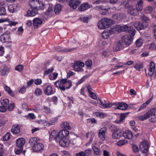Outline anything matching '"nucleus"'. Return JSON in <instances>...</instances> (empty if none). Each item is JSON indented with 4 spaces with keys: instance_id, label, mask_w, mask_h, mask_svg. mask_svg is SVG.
<instances>
[{
    "instance_id": "nucleus-32",
    "label": "nucleus",
    "mask_w": 156,
    "mask_h": 156,
    "mask_svg": "<svg viewBox=\"0 0 156 156\" xmlns=\"http://www.w3.org/2000/svg\"><path fill=\"white\" fill-rule=\"evenodd\" d=\"M143 1L142 0H139L136 5V9L139 11H141L143 9Z\"/></svg>"
},
{
    "instance_id": "nucleus-52",
    "label": "nucleus",
    "mask_w": 156,
    "mask_h": 156,
    "mask_svg": "<svg viewBox=\"0 0 156 156\" xmlns=\"http://www.w3.org/2000/svg\"><path fill=\"white\" fill-rule=\"evenodd\" d=\"M57 97L56 96H54L51 98H48L47 100L50 102L53 101L55 103L57 102Z\"/></svg>"
},
{
    "instance_id": "nucleus-15",
    "label": "nucleus",
    "mask_w": 156,
    "mask_h": 156,
    "mask_svg": "<svg viewBox=\"0 0 156 156\" xmlns=\"http://www.w3.org/2000/svg\"><path fill=\"white\" fill-rule=\"evenodd\" d=\"M56 142H58L60 145L63 147H66L68 146L70 143V140L69 138L59 139Z\"/></svg>"
},
{
    "instance_id": "nucleus-28",
    "label": "nucleus",
    "mask_w": 156,
    "mask_h": 156,
    "mask_svg": "<svg viewBox=\"0 0 156 156\" xmlns=\"http://www.w3.org/2000/svg\"><path fill=\"white\" fill-rule=\"evenodd\" d=\"M135 62L136 64L134 65V67L138 71L141 70L143 68V63L138 61H135Z\"/></svg>"
},
{
    "instance_id": "nucleus-43",
    "label": "nucleus",
    "mask_w": 156,
    "mask_h": 156,
    "mask_svg": "<svg viewBox=\"0 0 156 156\" xmlns=\"http://www.w3.org/2000/svg\"><path fill=\"white\" fill-rule=\"evenodd\" d=\"M128 143V141L125 140H119L117 143V144L119 146H123Z\"/></svg>"
},
{
    "instance_id": "nucleus-24",
    "label": "nucleus",
    "mask_w": 156,
    "mask_h": 156,
    "mask_svg": "<svg viewBox=\"0 0 156 156\" xmlns=\"http://www.w3.org/2000/svg\"><path fill=\"white\" fill-rule=\"evenodd\" d=\"M122 135L125 138L128 139H132L133 136V133L129 130H126L122 133Z\"/></svg>"
},
{
    "instance_id": "nucleus-36",
    "label": "nucleus",
    "mask_w": 156,
    "mask_h": 156,
    "mask_svg": "<svg viewBox=\"0 0 156 156\" xmlns=\"http://www.w3.org/2000/svg\"><path fill=\"white\" fill-rule=\"evenodd\" d=\"M62 127L64 129L63 130L70 129L71 126L69 125V123L66 122H63L61 124Z\"/></svg>"
},
{
    "instance_id": "nucleus-55",
    "label": "nucleus",
    "mask_w": 156,
    "mask_h": 156,
    "mask_svg": "<svg viewBox=\"0 0 156 156\" xmlns=\"http://www.w3.org/2000/svg\"><path fill=\"white\" fill-rule=\"evenodd\" d=\"M57 119L56 118H52L49 122H48V125L51 126L55 124V123L57 121Z\"/></svg>"
},
{
    "instance_id": "nucleus-49",
    "label": "nucleus",
    "mask_w": 156,
    "mask_h": 156,
    "mask_svg": "<svg viewBox=\"0 0 156 156\" xmlns=\"http://www.w3.org/2000/svg\"><path fill=\"white\" fill-rule=\"evenodd\" d=\"M43 92L40 88H37L34 91V94L37 96H39L42 95Z\"/></svg>"
},
{
    "instance_id": "nucleus-44",
    "label": "nucleus",
    "mask_w": 156,
    "mask_h": 156,
    "mask_svg": "<svg viewBox=\"0 0 156 156\" xmlns=\"http://www.w3.org/2000/svg\"><path fill=\"white\" fill-rule=\"evenodd\" d=\"M0 102L2 105L7 107V105L9 104V99L7 98H5L3 100H1Z\"/></svg>"
},
{
    "instance_id": "nucleus-29",
    "label": "nucleus",
    "mask_w": 156,
    "mask_h": 156,
    "mask_svg": "<svg viewBox=\"0 0 156 156\" xmlns=\"http://www.w3.org/2000/svg\"><path fill=\"white\" fill-rule=\"evenodd\" d=\"M137 30H140L144 29V24L139 22H136L133 24Z\"/></svg>"
},
{
    "instance_id": "nucleus-9",
    "label": "nucleus",
    "mask_w": 156,
    "mask_h": 156,
    "mask_svg": "<svg viewBox=\"0 0 156 156\" xmlns=\"http://www.w3.org/2000/svg\"><path fill=\"white\" fill-rule=\"evenodd\" d=\"M10 32L9 31H5L1 36L0 41L2 43H6L9 41L10 38Z\"/></svg>"
},
{
    "instance_id": "nucleus-59",
    "label": "nucleus",
    "mask_w": 156,
    "mask_h": 156,
    "mask_svg": "<svg viewBox=\"0 0 156 156\" xmlns=\"http://www.w3.org/2000/svg\"><path fill=\"white\" fill-rule=\"evenodd\" d=\"M23 28L22 27H20L18 28L16 34L19 35H22L23 34Z\"/></svg>"
},
{
    "instance_id": "nucleus-58",
    "label": "nucleus",
    "mask_w": 156,
    "mask_h": 156,
    "mask_svg": "<svg viewBox=\"0 0 156 156\" xmlns=\"http://www.w3.org/2000/svg\"><path fill=\"white\" fill-rule=\"evenodd\" d=\"M6 14L5 9L4 7H0V15L4 16Z\"/></svg>"
},
{
    "instance_id": "nucleus-45",
    "label": "nucleus",
    "mask_w": 156,
    "mask_h": 156,
    "mask_svg": "<svg viewBox=\"0 0 156 156\" xmlns=\"http://www.w3.org/2000/svg\"><path fill=\"white\" fill-rule=\"evenodd\" d=\"M89 75H86L82 77L80 80L76 83V85H78L81 83L83 82L85 80L87 79L89 77Z\"/></svg>"
},
{
    "instance_id": "nucleus-33",
    "label": "nucleus",
    "mask_w": 156,
    "mask_h": 156,
    "mask_svg": "<svg viewBox=\"0 0 156 156\" xmlns=\"http://www.w3.org/2000/svg\"><path fill=\"white\" fill-rule=\"evenodd\" d=\"M4 89L5 91L7 92L10 96L12 97H15V94L14 92L11 90L10 87L5 85H4Z\"/></svg>"
},
{
    "instance_id": "nucleus-31",
    "label": "nucleus",
    "mask_w": 156,
    "mask_h": 156,
    "mask_svg": "<svg viewBox=\"0 0 156 156\" xmlns=\"http://www.w3.org/2000/svg\"><path fill=\"white\" fill-rule=\"evenodd\" d=\"M153 98L151 97L147 101L145 102L138 109V111H140L143 109L144 108H145L148 105L150 102L152 100Z\"/></svg>"
},
{
    "instance_id": "nucleus-23",
    "label": "nucleus",
    "mask_w": 156,
    "mask_h": 156,
    "mask_svg": "<svg viewBox=\"0 0 156 156\" xmlns=\"http://www.w3.org/2000/svg\"><path fill=\"white\" fill-rule=\"evenodd\" d=\"M150 68L148 70V75L149 76H152L155 70V66L154 62L151 61L150 64Z\"/></svg>"
},
{
    "instance_id": "nucleus-47",
    "label": "nucleus",
    "mask_w": 156,
    "mask_h": 156,
    "mask_svg": "<svg viewBox=\"0 0 156 156\" xmlns=\"http://www.w3.org/2000/svg\"><path fill=\"white\" fill-rule=\"evenodd\" d=\"M99 9L102 10V11L101 12V14L103 15H105L108 11L107 9H104L103 8V6H99L97 7Z\"/></svg>"
},
{
    "instance_id": "nucleus-42",
    "label": "nucleus",
    "mask_w": 156,
    "mask_h": 156,
    "mask_svg": "<svg viewBox=\"0 0 156 156\" xmlns=\"http://www.w3.org/2000/svg\"><path fill=\"white\" fill-rule=\"evenodd\" d=\"M93 115L96 117L100 118H104L105 116V114L104 113L98 112H95L93 113Z\"/></svg>"
},
{
    "instance_id": "nucleus-30",
    "label": "nucleus",
    "mask_w": 156,
    "mask_h": 156,
    "mask_svg": "<svg viewBox=\"0 0 156 156\" xmlns=\"http://www.w3.org/2000/svg\"><path fill=\"white\" fill-rule=\"evenodd\" d=\"M9 72V68L6 66H4L0 69V75L4 76L7 75Z\"/></svg>"
},
{
    "instance_id": "nucleus-27",
    "label": "nucleus",
    "mask_w": 156,
    "mask_h": 156,
    "mask_svg": "<svg viewBox=\"0 0 156 156\" xmlns=\"http://www.w3.org/2000/svg\"><path fill=\"white\" fill-rule=\"evenodd\" d=\"M25 143V140L23 138H20L17 140L16 142V147H23V146Z\"/></svg>"
},
{
    "instance_id": "nucleus-11",
    "label": "nucleus",
    "mask_w": 156,
    "mask_h": 156,
    "mask_svg": "<svg viewBox=\"0 0 156 156\" xmlns=\"http://www.w3.org/2000/svg\"><path fill=\"white\" fill-rule=\"evenodd\" d=\"M140 148L142 153L144 154H147L149 149L148 143L147 141H143L140 143Z\"/></svg>"
},
{
    "instance_id": "nucleus-18",
    "label": "nucleus",
    "mask_w": 156,
    "mask_h": 156,
    "mask_svg": "<svg viewBox=\"0 0 156 156\" xmlns=\"http://www.w3.org/2000/svg\"><path fill=\"white\" fill-rule=\"evenodd\" d=\"M42 23V20L38 18H35L33 20V25L35 29L41 27Z\"/></svg>"
},
{
    "instance_id": "nucleus-10",
    "label": "nucleus",
    "mask_w": 156,
    "mask_h": 156,
    "mask_svg": "<svg viewBox=\"0 0 156 156\" xmlns=\"http://www.w3.org/2000/svg\"><path fill=\"white\" fill-rule=\"evenodd\" d=\"M113 105H115V108L122 110H126L128 108V105L125 103L123 102H114L112 104Z\"/></svg>"
},
{
    "instance_id": "nucleus-22",
    "label": "nucleus",
    "mask_w": 156,
    "mask_h": 156,
    "mask_svg": "<svg viewBox=\"0 0 156 156\" xmlns=\"http://www.w3.org/2000/svg\"><path fill=\"white\" fill-rule=\"evenodd\" d=\"M22 126L21 124L14 125L12 128L11 131L14 133L17 134L20 131L21 127Z\"/></svg>"
},
{
    "instance_id": "nucleus-19",
    "label": "nucleus",
    "mask_w": 156,
    "mask_h": 156,
    "mask_svg": "<svg viewBox=\"0 0 156 156\" xmlns=\"http://www.w3.org/2000/svg\"><path fill=\"white\" fill-rule=\"evenodd\" d=\"M98 103L100 105V107L102 108H105L111 107L112 105V104L109 102L106 101L104 100V102H102L101 100L99 99Z\"/></svg>"
},
{
    "instance_id": "nucleus-6",
    "label": "nucleus",
    "mask_w": 156,
    "mask_h": 156,
    "mask_svg": "<svg viewBox=\"0 0 156 156\" xmlns=\"http://www.w3.org/2000/svg\"><path fill=\"white\" fill-rule=\"evenodd\" d=\"M69 132L66 130H62L59 132L55 137V141H58L59 139L68 138L69 137Z\"/></svg>"
},
{
    "instance_id": "nucleus-21",
    "label": "nucleus",
    "mask_w": 156,
    "mask_h": 156,
    "mask_svg": "<svg viewBox=\"0 0 156 156\" xmlns=\"http://www.w3.org/2000/svg\"><path fill=\"white\" fill-rule=\"evenodd\" d=\"M125 17V15L121 13H115L112 15V18L117 20H120Z\"/></svg>"
},
{
    "instance_id": "nucleus-39",
    "label": "nucleus",
    "mask_w": 156,
    "mask_h": 156,
    "mask_svg": "<svg viewBox=\"0 0 156 156\" xmlns=\"http://www.w3.org/2000/svg\"><path fill=\"white\" fill-rule=\"evenodd\" d=\"M23 149V147H16L15 149V152L16 154H19L21 153H22L23 154H24L26 151L25 150L22 151Z\"/></svg>"
},
{
    "instance_id": "nucleus-5",
    "label": "nucleus",
    "mask_w": 156,
    "mask_h": 156,
    "mask_svg": "<svg viewBox=\"0 0 156 156\" xmlns=\"http://www.w3.org/2000/svg\"><path fill=\"white\" fill-rule=\"evenodd\" d=\"M153 115L154 116L156 115V109L155 108L151 109L145 114L140 115L139 117V119L141 121H144Z\"/></svg>"
},
{
    "instance_id": "nucleus-16",
    "label": "nucleus",
    "mask_w": 156,
    "mask_h": 156,
    "mask_svg": "<svg viewBox=\"0 0 156 156\" xmlns=\"http://www.w3.org/2000/svg\"><path fill=\"white\" fill-rule=\"evenodd\" d=\"M19 5L18 4H11L8 6V9L11 13L17 12L19 9Z\"/></svg>"
},
{
    "instance_id": "nucleus-57",
    "label": "nucleus",
    "mask_w": 156,
    "mask_h": 156,
    "mask_svg": "<svg viewBox=\"0 0 156 156\" xmlns=\"http://www.w3.org/2000/svg\"><path fill=\"white\" fill-rule=\"evenodd\" d=\"M10 136V134L9 133H6L3 136V140L4 141H7L9 139Z\"/></svg>"
},
{
    "instance_id": "nucleus-14",
    "label": "nucleus",
    "mask_w": 156,
    "mask_h": 156,
    "mask_svg": "<svg viewBox=\"0 0 156 156\" xmlns=\"http://www.w3.org/2000/svg\"><path fill=\"white\" fill-rule=\"evenodd\" d=\"M107 130L106 127H103L101 128L99 130L98 134V137L102 141L105 140L106 132Z\"/></svg>"
},
{
    "instance_id": "nucleus-50",
    "label": "nucleus",
    "mask_w": 156,
    "mask_h": 156,
    "mask_svg": "<svg viewBox=\"0 0 156 156\" xmlns=\"http://www.w3.org/2000/svg\"><path fill=\"white\" fill-rule=\"evenodd\" d=\"M143 43V41L141 38H139L136 41V46L138 47L141 46Z\"/></svg>"
},
{
    "instance_id": "nucleus-35",
    "label": "nucleus",
    "mask_w": 156,
    "mask_h": 156,
    "mask_svg": "<svg viewBox=\"0 0 156 156\" xmlns=\"http://www.w3.org/2000/svg\"><path fill=\"white\" fill-rule=\"evenodd\" d=\"M62 7L59 4H57L54 6V12L56 14L59 13L62 10Z\"/></svg>"
},
{
    "instance_id": "nucleus-62",
    "label": "nucleus",
    "mask_w": 156,
    "mask_h": 156,
    "mask_svg": "<svg viewBox=\"0 0 156 156\" xmlns=\"http://www.w3.org/2000/svg\"><path fill=\"white\" fill-rule=\"evenodd\" d=\"M85 65L88 67H90L92 65V61L90 59H88L85 62Z\"/></svg>"
},
{
    "instance_id": "nucleus-60",
    "label": "nucleus",
    "mask_w": 156,
    "mask_h": 156,
    "mask_svg": "<svg viewBox=\"0 0 156 156\" xmlns=\"http://www.w3.org/2000/svg\"><path fill=\"white\" fill-rule=\"evenodd\" d=\"M22 108L23 109L25 110V111H29V108L28 104L26 103H23L22 105Z\"/></svg>"
},
{
    "instance_id": "nucleus-3",
    "label": "nucleus",
    "mask_w": 156,
    "mask_h": 156,
    "mask_svg": "<svg viewBox=\"0 0 156 156\" xmlns=\"http://www.w3.org/2000/svg\"><path fill=\"white\" fill-rule=\"evenodd\" d=\"M115 30H117L118 32H126L134 36L136 33V30L133 27L129 25H125L122 26L119 25H116L114 26Z\"/></svg>"
},
{
    "instance_id": "nucleus-40",
    "label": "nucleus",
    "mask_w": 156,
    "mask_h": 156,
    "mask_svg": "<svg viewBox=\"0 0 156 156\" xmlns=\"http://www.w3.org/2000/svg\"><path fill=\"white\" fill-rule=\"evenodd\" d=\"M39 2V0H31L30 1V6L35 9Z\"/></svg>"
},
{
    "instance_id": "nucleus-61",
    "label": "nucleus",
    "mask_w": 156,
    "mask_h": 156,
    "mask_svg": "<svg viewBox=\"0 0 156 156\" xmlns=\"http://www.w3.org/2000/svg\"><path fill=\"white\" fill-rule=\"evenodd\" d=\"M23 67V66L22 65H19L15 67V69L20 72L22 71Z\"/></svg>"
},
{
    "instance_id": "nucleus-17",
    "label": "nucleus",
    "mask_w": 156,
    "mask_h": 156,
    "mask_svg": "<svg viewBox=\"0 0 156 156\" xmlns=\"http://www.w3.org/2000/svg\"><path fill=\"white\" fill-rule=\"evenodd\" d=\"M80 0H70L68 5L70 7L73 9H76L80 4Z\"/></svg>"
},
{
    "instance_id": "nucleus-25",
    "label": "nucleus",
    "mask_w": 156,
    "mask_h": 156,
    "mask_svg": "<svg viewBox=\"0 0 156 156\" xmlns=\"http://www.w3.org/2000/svg\"><path fill=\"white\" fill-rule=\"evenodd\" d=\"M126 115H127L126 113H124L121 114L119 118L118 119L115 120V122L118 124L122 123L123 121L126 117Z\"/></svg>"
},
{
    "instance_id": "nucleus-54",
    "label": "nucleus",
    "mask_w": 156,
    "mask_h": 156,
    "mask_svg": "<svg viewBox=\"0 0 156 156\" xmlns=\"http://www.w3.org/2000/svg\"><path fill=\"white\" fill-rule=\"evenodd\" d=\"M133 151L134 153H136L139 151V148L135 144H131Z\"/></svg>"
},
{
    "instance_id": "nucleus-34",
    "label": "nucleus",
    "mask_w": 156,
    "mask_h": 156,
    "mask_svg": "<svg viewBox=\"0 0 156 156\" xmlns=\"http://www.w3.org/2000/svg\"><path fill=\"white\" fill-rule=\"evenodd\" d=\"M138 10L136 9L133 8H131L128 10V12L131 15L136 16L138 14Z\"/></svg>"
},
{
    "instance_id": "nucleus-8",
    "label": "nucleus",
    "mask_w": 156,
    "mask_h": 156,
    "mask_svg": "<svg viewBox=\"0 0 156 156\" xmlns=\"http://www.w3.org/2000/svg\"><path fill=\"white\" fill-rule=\"evenodd\" d=\"M44 93L47 96H49L55 93V91L53 90L52 86L50 85L45 84L44 86V88H42Z\"/></svg>"
},
{
    "instance_id": "nucleus-2",
    "label": "nucleus",
    "mask_w": 156,
    "mask_h": 156,
    "mask_svg": "<svg viewBox=\"0 0 156 156\" xmlns=\"http://www.w3.org/2000/svg\"><path fill=\"white\" fill-rule=\"evenodd\" d=\"M54 84L55 87L63 91L70 89L73 85L71 81L66 78L57 80L54 83Z\"/></svg>"
},
{
    "instance_id": "nucleus-51",
    "label": "nucleus",
    "mask_w": 156,
    "mask_h": 156,
    "mask_svg": "<svg viewBox=\"0 0 156 156\" xmlns=\"http://www.w3.org/2000/svg\"><path fill=\"white\" fill-rule=\"evenodd\" d=\"M50 139H55V137L57 134H56V131L55 130H53L50 133Z\"/></svg>"
},
{
    "instance_id": "nucleus-53",
    "label": "nucleus",
    "mask_w": 156,
    "mask_h": 156,
    "mask_svg": "<svg viewBox=\"0 0 156 156\" xmlns=\"http://www.w3.org/2000/svg\"><path fill=\"white\" fill-rule=\"evenodd\" d=\"M38 13L37 10L33 8L32 10L30 11V16H34Z\"/></svg>"
},
{
    "instance_id": "nucleus-4",
    "label": "nucleus",
    "mask_w": 156,
    "mask_h": 156,
    "mask_svg": "<svg viewBox=\"0 0 156 156\" xmlns=\"http://www.w3.org/2000/svg\"><path fill=\"white\" fill-rule=\"evenodd\" d=\"M112 24V20L107 18H104L99 21L97 25L99 29H104L110 27Z\"/></svg>"
},
{
    "instance_id": "nucleus-13",
    "label": "nucleus",
    "mask_w": 156,
    "mask_h": 156,
    "mask_svg": "<svg viewBox=\"0 0 156 156\" xmlns=\"http://www.w3.org/2000/svg\"><path fill=\"white\" fill-rule=\"evenodd\" d=\"M84 63L80 61H76L74 62L73 65L72 66L74 70L76 71H79L81 70V67H83Z\"/></svg>"
},
{
    "instance_id": "nucleus-63",
    "label": "nucleus",
    "mask_w": 156,
    "mask_h": 156,
    "mask_svg": "<svg viewBox=\"0 0 156 156\" xmlns=\"http://www.w3.org/2000/svg\"><path fill=\"white\" fill-rule=\"evenodd\" d=\"M7 121V120L4 119H0V127L4 126L5 124Z\"/></svg>"
},
{
    "instance_id": "nucleus-64",
    "label": "nucleus",
    "mask_w": 156,
    "mask_h": 156,
    "mask_svg": "<svg viewBox=\"0 0 156 156\" xmlns=\"http://www.w3.org/2000/svg\"><path fill=\"white\" fill-rule=\"evenodd\" d=\"M53 68L52 67L51 68L46 70L44 72V74L45 75H48L49 73H52L53 70Z\"/></svg>"
},
{
    "instance_id": "nucleus-1",
    "label": "nucleus",
    "mask_w": 156,
    "mask_h": 156,
    "mask_svg": "<svg viewBox=\"0 0 156 156\" xmlns=\"http://www.w3.org/2000/svg\"><path fill=\"white\" fill-rule=\"evenodd\" d=\"M40 140L38 137H33L30 139V145L32 147V150L34 152L39 153L43 151L44 145L40 143Z\"/></svg>"
},
{
    "instance_id": "nucleus-7",
    "label": "nucleus",
    "mask_w": 156,
    "mask_h": 156,
    "mask_svg": "<svg viewBox=\"0 0 156 156\" xmlns=\"http://www.w3.org/2000/svg\"><path fill=\"white\" fill-rule=\"evenodd\" d=\"M134 36L132 35H126L122 37L121 38V41L122 43H124L126 45H129L133 41V38Z\"/></svg>"
},
{
    "instance_id": "nucleus-56",
    "label": "nucleus",
    "mask_w": 156,
    "mask_h": 156,
    "mask_svg": "<svg viewBox=\"0 0 156 156\" xmlns=\"http://www.w3.org/2000/svg\"><path fill=\"white\" fill-rule=\"evenodd\" d=\"M92 150L90 149L86 150L84 152L85 154V156H91V152Z\"/></svg>"
},
{
    "instance_id": "nucleus-46",
    "label": "nucleus",
    "mask_w": 156,
    "mask_h": 156,
    "mask_svg": "<svg viewBox=\"0 0 156 156\" xmlns=\"http://www.w3.org/2000/svg\"><path fill=\"white\" fill-rule=\"evenodd\" d=\"M92 148L95 154L99 155L101 153L100 149L97 147L95 146H92Z\"/></svg>"
},
{
    "instance_id": "nucleus-41",
    "label": "nucleus",
    "mask_w": 156,
    "mask_h": 156,
    "mask_svg": "<svg viewBox=\"0 0 156 156\" xmlns=\"http://www.w3.org/2000/svg\"><path fill=\"white\" fill-rule=\"evenodd\" d=\"M123 43L121 41H119L117 42L115 50L116 51H120L123 48Z\"/></svg>"
},
{
    "instance_id": "nucleus-38",
    "label": "nucleus",
    "mask_w": 156,
    "mask_h": 156,
    "mask_svg": "<svg viewBox=\"0 0 156 156\" xmlns=\"http://www.w3.org/2000/svg\"><path fill=\"white\" fill-rule=\"evenodd\" d=\"M45 14L48 16H51L53 14V10L52 7H49L47 10L45 12Z\"/></svg>"
},
{
    "instance_id": "nucleus-37",
    "label": "nucleus",
    "mask_w": 156,
    "mask_h": 156,
    "mask_svg": "<svg viewBox=\"0 0 156 156\" xmlns=\"http://www.w3.org/2000/svg\"><path fill=\"white\" fill-rule=\"evenodd\" d=\"M44 8V5L41 1H39V2L37 4V6L36 7L35 9L38 10H43Z\"/></svg>"
},
{
    "instance_id": "nucleus-12",
    "label": "nucleus",
    "mask_w": 156,
    "mask_h": 156,
    "mask_svg": "<svg viewBox=\"0 0 156 156\" xmlns=\"http://www.w3.org/2000/svg\"><path fill=\"white\" fill-rule=\"evenodd\" d=\"M114 29H115L114 26L113 28H111L109 30H105L102 33V37L104 39L108 38L110 35L113 33Z\"/></svg>"
},
{
    "instance_id": "nucleus-26",
    "label": "nucleus",
    "mask_w": 156,
    "mask_h": 156,
    "mask_svg": "<svg viewBox=\"0 0 156 156\" xmlns=\"http://www.w3.org/2000/svg\"><path fill=\"white\" fill-rule=\"evenodd\" d=\"M90 8V6L89 4L84 3L82 4L79 7V9L80 11H83L87 10Z\"/></svg>"
},
{
    "instance_id": "nucleus-48",
    "label": "nucleus",
    "mask_w": 156,
    "mask_h": 156,
    "mask_svg": "<svg viewBox=\"0 0 156 156\" xmlns=\"http://www.w3.org/2000/svg\"><path fill=\"white\" fill-rule=\"evenodd\" d=\"M153 10V8L151 6H147L144 9V12L148 13H151Z\"/></svg>"
},
{
    "instance_id": "nucleus-20",
    "label": "nucleus",
    "mask_w": 156,
    "mask_h": 156,
    "mask_svg": "<svg viewBox=\"0 0 156 156\" xmlns=\"http://www.w3.org/2000/svg\"><path fill=\"white\" fill-rule=\"evenodd\" d=\"M122 133L119 129H116L112 133V136L114 139H119L122 136Z\"/></svg>"
}]
</instances>
